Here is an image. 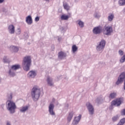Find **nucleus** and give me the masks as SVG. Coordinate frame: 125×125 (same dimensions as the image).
I'll return each mask as SVG.
<instances>
[{
  "label": "nucleus",
  "mask_w": 125,
  "mask_h": 125,
  "mask_svg": "<svg viewBox=\"0 0 125 125\" xmlns=\"http://www.w3.org/2000/svg\"><path fill=\"white\" fill-rule=\"evenodd\" d=\"M31 98L34 101H38L41 95V89L38 86H35L31 89L30 92Z\"/></svg>",
  "instance_id": "f257e3e1"
},
{
  "label": "nucleus",
  "mask_w": 125,
  "mask_h": 125,
  "mask_svg": "<svg viewBox=\"0 0 125 125\" xmlns=\"http://www.w3.org/2000/svg\"><path fill=\"white\" fill-rule=\"evenodd\" d=\"M31 63V59L30 56H27L23 58V63H22V66H23V70L26 72L30 70Z\"/></svg>",
  "instance_id": "f03ea898"
},
{
  "label": "nucleus",
  "mask_w": 125,
  "mask_h": 125,
  "mask_svg": "<svg viewBox=\"0 0 125 125\" xmlns=\"http://www.w3.org/2000/svg\"><path fill=\"white\" fill-rule=\"evenodd\" d=\"M6 108L9 112L11 114L15 113V110L17 109V106L15 103L11 100H7L6 102Z\"/></svg>",
  "instance_id": "7ed1b4c3"
},
{
  "label": "nucleus",
  "mask_w": 125,
  "mask_h": 125,
  "mask_svg": "<svg viewBox=\"0 0 125 125\" xmlns=\"http://www.w3.org/2000/svg\"><path fill=\"white\" fill-rule=\"evenodd\" d=\"M105 45L106 42L105 40H102L100 42L97 43V45H96V50L98 52H102L105 48Z\"/></svg>",
  "instance_id": "20e7f679"
},
{
  "label": "nucleus",
  "mask_w": 125,
  "mask_h": 125,
  "mask_svg": "<svg viewBox=\"0 0 125 125\" xmlns=\"http://www.w3.org/2000/svg\"><path fill=\"white\" fill-rule=\"evenodd\" d=\"M113 32V28L111 26L105 25L104 27V34L106 36H110Z\"/></svg>",
  "instance_id": "39448f33"
},
{
  "label": "nucleus",
  "mask_w": 125,
  "mask_h": 125,
  "mask_svg": "<svg viewBox=\"0 0 125 125\" xmlns=\"http://www.w3.org/2000/svg\"><path fill=\"white\" fill-rule=\"evenodd\" d=\"M124 102V99L123 98H120V99H116V101H112L111 105L119 106L121 105V104Z\"/></svg>",
  "instance_id": "423d86ee"
},
{
  "label": "nucleus",
  "mask_w": 125,
  "mask_h": 125,
  "mask_svg": "<svg viewBox=\"0 0 125 125\" xmlns=\"http://www.w3.org/2000/svg\"><path fill=\"white\" fill-rule=\"evenodd\" d=\"M86 108H87L88 111H89V115H93L94 112V108H93V106L91 104L90 102H87L86 104Z\"/></svg>",
  "instance_id": "0eeeda50"
},
{
  "label": "nucleus",
  "mask_w": 125,
  "mask_h": 125,
  "mask_svg": "<svg viewBox=\"0 0 125 125\" xmlns=\"http://www.w3.org/2000/svg\"><path fill=\"white\" fill-rule=\"evenodd\" d=\"M102 26H96L93 29V33L94 34V35H99L102 32Z\"/></svg>",
  "instance_id": "6e6552de"
},
{
  "label": "nucleus",
  "mask_w": 125,
  "mask_h": 125,
  "mask_svg": "<svg viewBox=\"0 0 125 125\" xmlns=\"http://www.w3.org/2000/svg\"><path fill=\"white\" fill-rule=\"evenodd\" d=\"M125 79V73H122L120 74V77H119L118 80L116 81V85H119L123 83L124 80Z\"/></svg>",
  "instance_id": "1a4fd4ad"
},
{
  "label": "nucleus",
  "mask_w": 125,
  "mask_h": 125,
  "mask_svg": "<svg viewBox=\"0 0 125 125\" xmlns=\"http://www.w3.org/2000/svg\"><path fill=\"white\" fill-rule=\"evenodd\" d=\"M54 105L53 104H50L48 106V112L50 115L55 116V112L54 111Z\"/></svg>",
  "instance_id": "9d476101"
},
{
  "label": "nucleus",
  "mask_w": 125,
  "mask_h": 125,
  "mask_svg": "<svg viewBox=\"0 0 125 125\" xmlns=\"http://www.w3.org/2000/svg\"><path fill=\"white\" fill-rule=\"evenodd\" d=\"M67 57V54L63 51H61L58 53V59L62 60L64 59Z\"/></svg>",
  "instance_id": "9b49d317"
},
{
  "label": "nucleus",
  "mask_w": 125,
  "mask_h": 125,
  "mask_svg": "<svg viewBox=\"0 0 125 125\" xmlns=\"http://www.w3.org/2000/svg\"><path fill=\"white\" fill-rule=\"evenodd\" d=\"M37 75V73L34 71H30L29 72L28 74H27V78L29 79H34L35 76Z\"/></svg>",
  "instance_id": "f8f14e48"
},
{
  "label": "nucleus",
  "mask_w": 125,
  "mask_h": 125,
  "mask_svg": "<svg viewBox=\"0 0 125 125\" xmlns=\"http://www.w3.org/2000/svg\"><path fill=\"white\" fill-rule=\"evenodd\" d=\"M81 119V115H80L77 117H76L74 118V119H73V121L72 122V124L73 125H77L78 123H79Z\"/></svg>",
  "instance_id": "ddd939ff"
},
{
  "label": "nucleus",
  "mask_w": 125,
  "mask_h": 125,
  "mask_svg": "<svg viewBox=\"0 0 125 125\" xmlns=\"http://www.w3.org/2000/svg\"><path fill=\"white\" fill-rule=\"evenodd\" d=\"M70 17H71V13H68V15H66L64 14L62 15V16H61V19L62 21H67L68 20V19Z\"/></svg>",
  "instance_id": "4468645a"
},
{
  "label": "nucleus",
  "mask_w": 125,
  "mask_h": 125,
  "mask_svg": "<svg viewBox=\"0 0 125 125\" xmlns=\"http://www.w3.org/2000/svg\"><path fill=\"white\" fill-rule=\"evenodd\" d=\"M8 30L9 34H15V26L13 25H9Z\"/></svg>",
  "instance_id": "2eb2a0df"
},
{
  "label": "nucleus",
  "mask_w": 125,
  "mask_h": 125,
  "mask_svg": "<svg viewBox=\"0 0 125 125\" xmlns=\"http://www.w3.org/2000/svg\"><path fill=\"white\" fill-rule=\"evenodd\" d=\"M21 68L20 64H14L12 65L11 67L9 69L10 70H14L16 71Z\"/></svg>",
  "instance_id": "dca6fc26"
},
{
  "label": "nucleus",
  "mask_w": 125,
  "mask_h": 125,
  "mask_svg": "<svg viewBox=\"0 0 125 125\" xmlns=\"http://www.w3.org/2000/svg\"><path fill=\"white\" fill-rule=\"evenodd\" d=\"M29 106L27 105L22 106L20 108V112L21 113H25L28 110Z\"/></svg>",
  "instance_id": "f3484780"
},
{
  "label": "nucleus",
  "mask_w": 125,
  "mask_h": 125,
  "mask_svg": "<svg viewBox=\"0 0 125 125\" xmlns=\"http://www.w3.org/2000/svg\"><path fill=\"white\" fill-rule=\"evenodd\" d=\"M74 112L71 111L70 112H69L68 114V116H67V123H70L71 122V120L73 118V116H74Z\"/></svg>",
  "instance_id": "a211bd4d"
},
{
  "label": "nucleus",
  "mask_w": 125,
  "mask_h": 125,
  "mask_svg": "<svg viewBox=\"0 0 125 125\" xmlns=\"http://www.w3.org/2000/svg\"><path fill=\"white\" fill-rule=\"evenodd\" d=\"M26 22H27V24L28 25H31V24L33 23V20L32 18H31V16H28L27 17H26Z\"/></svg>",
  "instance_id": "6ab92c4d"
},
{
  "label": "nucleus",
  "mask_w": 125,
  "mask_h": 125,
  "mask_svg": "<svg viewBox=\"0 0 125 125\" xmlns=\"http://www.w3.org/2000/svg\"><path fill=\"white\" fill-rule=\"evenodd\" d=\"M46 82L47 83V84H48L49 86H54V83H53V79L50 77H47V79H46Z\"/></svg>",
  "instance_id": "aec40b11"
},
{
  "label": "nucleus",
  "mask_w": 125,
  "mask_h": 125,
  "mask_svg": "<svg viewBox=\"0 0 125 125\" xmlns=\"http://www.w3.org/2000/svg\"><path fill=\"white\" fill-rule=\"evenodd\" d=\"M16 70H8V75L10 77H15L16 76Z\"/></svg>",
  "instance_id": "412c9836"
},
{
  "label": "nucleus",
  "mask_w": 125,
  "mask_h": 125,
  "mask_svg": "<svg viewBox=\"0 0 125 125\" xmlns=\"http://www.w3.org/2000/svg\"><path fill=\"white\" fill-rule=\"evenodd\" d=\"M10 49L11 50V51L14 53H17L18 52V50H19V48L18 47L14 46V45H11L10 47Z\"/></svg>",
  "instance_id": "4be33fe9"
},
{
  "label": "nucleus",
  "mask_w": 125,
  "mask_h": 125,
  "mask_svg": "<svg viewBox=\"0 0 125 125\" xmlns=\"http://www.w3.org/2000/svg\"><path fill=\"white\" fill-rule=\"evenodd\" d=\"M114 18V15L113 13H109L108 15L107 20L108 21L112 22Z\"/></svg>",
  "instance_id": "5701e85b"
},
{
  "label": "nucleus",
  "mask_w": 125,
  "mask_h": 125,
  "mask_svg": "<svg viewBox=\"0 0 125 125\" xmlns=\"http://www.w3.org/2000/svg\"><path fill=\"white\" fill-rule=\"evenodd\" d=\"M78 46H77V45L74 44L73 46H72V52H73V53H75L76 52L78 51Z\"/></svg>",
  "instance_id": "b1692460"
},
{
  "label": "nucleus",
  "mask_w": 125,
  "mask_h": 125,
  "mask_svg": "<svg viewBox=\"0 0 125 125\" xmlns=\"http://www.w3.org/2000/svg\"><path fill=\"white\" fill-rule=\"evenodd\" d=\"M120 117V116L119 115H115L112 118V121L113 122H116L119 120V118Z\"/></svg>",
  "instance_id": "393cba45"
},
{
  "label": "nucleus",
  "mask_w": 125,
  "mask_h": 125,
  "mask_svg": "<svg viewBox=\"0 0 125 125\" xmlns=\"http://www.w3.org/2000/svg\"><path fill=\"white\" fill-rule=\"evenodd\" d=\"M117 96V93L115 92H113L110 93L109 96V99H113Z\"/></svg>",
  "instance_id": "a878e982"
},
{
  "label": "nucleus",
  "mask_w": 125,
  "mask_h": 125,
  "mask_svg": "<svg viewBox=\"0 0 125 125\" xmlns=\"http://www.w3.org/2000/svg\"><path fill=\"white\" fill-rule=\"evenodd\" d=\"M63 6L64 9L66 11H68L69 10H70V6L68 5L67 3H63Z\"/></svg>",
  "instance_id": "bb28decb"
},
{
  "label": "nucleus",
  "mask_w": 125,
  "mask_h": 125,
  "mask_svg": "<svg viewBox=\"0 0 125 125\" xmlns=\"http://www.w3.org/2000/svg\"><path fill=\"white\" fill-rule=\"evenodd\" d=\"M118 4L120 6H124L125 5V0H119Z\"/></svg>",
  "instance_id": "cd10ccee"
},
{
  "label": "nucleus",
  "mask_w": 125,
  "mask_h": 125,
  "mask_svg": "<svg viewBox=\"0 0 125 125\" xmlns=\"http://www.w3.org/2000/svg\"><path fill=\"white\" fill-rule=\"evenodd\" d=\"M78 24L81 28H83L84 23L81 21H77Z\"/></svg>",
  "instance_id": "c85d7f7f"
},
{
  "label": "nucleus",
  "mask_w": 125,
  "mask_h": 125,
  "mask_svg": "<svg viewBox=\"0 0 125 125\" xmlns=\"http://www.w3.org/2000/svg\"><path fill=\"white\" fill-rule=\"evenodd\" d=\"M95 18L99 19L101 17V15L100 14L99 12H95L94 14L93 15Z\"/></svg>",
  "instance_id": "c756f323"
},
{
  "label": "nucleus",
  "mask_w": 125,
  "mask_h": 125,
  "mask_svg": "<svg viewBox=\"0 0 125 125\" xmlns=\"http://www.w3.org/2000/svg\"><path fill=\"white\" fill-rule=\"evenodd\" d=\"M3 61L4 63H8L10 62L9 59L6 56L3 57Z\"/></svg>",
  "instance_id": "7c9ffc66"
},
{
  "label": "nucleus",
  "mask_w": 125,
  "mask_h": 125,
  "mask_svg": "<svg viewBox=\"0 0 125 125\" xmlns=\"http://www.w3.org/2000/svg\"><path fill=\"white\" fill-rule=\"evenodd\" d=\"M120 62L121 63H123L124 62H125V54L123 56L121 59H120Z\"/></svg>",
  "instance_id": "2f4dec72"
},
{
  "label": "nucleus",
  "mask_w": 125,
  "mask_h": 125,
  "mask_svg": "<svg viewBox=\"0 0 125 125\" xmlns=\"http://www.w3.org/2000/svg\"><path fill=\"white\" fill-rule=\"evenodd\" d=\"M21 31L20 28H18V29H17V30H16V35H21Z\"/></svg>",
  "instance_id": "473e14b6"
},
{
  "label": "nucleus",
  "mask_w": 125,
  "mask_h": 125,
  "mask_svg": "<svg viewBox=\"0 0 125 125\" xmlns=\"http://www.w3.org/2000/svg\"><path fill=\"white\" fill-rule=\"evenodd\" d=\"M96 103L97 104H100L101 103V99L100 98H97V100H96Z\"/></svg>",
  "instance_id": "72a5a7b5"
},
{
  "label": "nucleus",
  "mask_w": 125,
  "mask_h": 125,
  "mask_svg": "<svg viewBox=\"0 0 125 125\" xmlns=\"http://www.w3.org/2000/svg\"><path fill=\"white\" fill-rule=\"evenodd\" d=\"M119 123H122V124L125 123V118H123V119L120 120V122H119Z\"/></svg>",
  "instance_id": "f704fd0d"
},
{
  "label": "nucleus",
  "mask_w": 125,
  "mask_h": 125,
  "mask_svg": "<svg viewBox=\"0 0 125 125\" xmlns=\"http://www.w3.org/2000/svg\"><path fill=\"white\" fill-rule=\"evenodd\" d=\"M119 55H120V56L124 55V51H123L121 50H119Z\"/></svg>",
  "instance_id": "c9c22d12"
},
{
  "label": "nucleus",
  "mask_w": 125,
  "mask_h": 125,
  "mask_svg": "<svg viewBox=\"0 0 125 125\" xmlns=\"http://www.w3.org/2000/svg\"><path fill=\"white\" fill-rule=\"evenodd\" d=\"M121 115L122 116H125V109H123L122 111H121Z\"/></svg>",
  "instance_id": "e433bc0d"
},
{
  "label": "nucleus",
  "mask_w": 125,
  "mask_h": 125,
  "mask_svg": "<svg viewBox=\"0 0 125 125\" xmlns=\"http://www.w3.org/2000/svg\"><path fill=\"white\" fill-rule=\"evenodd\" d=\"M40 20V18L39 17H37L35 18V21L36 22H38Z\"/></svg>",
  "instance_id": "4c0bfd02"
},
{
  "label": "nucleus",
  "mask_w": 125,
  "mask_h": 125,
  "mask_svg": "<svg viewBox=\"0 0 125 125\" xmlns=\"http://www.w3.org/2000/svg\"><path fill=\"white\" fill-rule=\"evenodd\" d=\"M6 125H11V122L7 121L6 122Z\"/></svg>",
  "instance_id": "58836bf2"
},
{
  "label": "nucleus",
  "mask_w": 125,
  "mask_h": 125,
  "mask_svg": "<svg viewBox=\"0 0 125 125\" xmlns=\"http://www.w3.org/2000/svg\"><path fill=\"white\" fill-rule=\"evenodd\" d=\"M61 39H61V37H58V42H61Z\"/></svg>",
  "instance_id": "ea45409f"
},
{
  "label": "nucleus",
  "mask_w": 125,
  "mask_h": 125,
  "mask_svg": "<svg viewBox=\"0 0 125 125\" xmlns=\"http://www.w3.org/2000/svg\"><path fill=\"white\" fill-rule=\"evenodd\" d=\"M124 89L125 90V80L124 81Z\"/></svg>",
  "instance_id": "a19ab883"
},
{
  "label": "nucleus",
  "mask_w": 125,
  "mask_h": 125,
  "mask_svg": "<svg viewBox=\"0 0 125 125\" xmlns=\"http://www.w3.org/2000/svg\"><path fill=\"white\" fill-rule=\"evenodd\" d=\"M124 123H119L118 124H117V125H124Z\"/></svg>",
  "instance_id": "79ce46f5"
},
{
  "label": "nucleus",
  "mask_w": 125,
  "mask_h": 125,
  "mask_svg": "<svg viewBox=\"0 0 125 125\" xmlns=\"http://www.w3.org/2000/svg\"><path fill=\"white\" fill-rule=\"evenodd\" d=\"M4 0H0V3H2Z\"/></svg>",
  "instance_id": "37998d69"
},
{
  "label": "nucleus",
  "mask_w": 125,
  "mask_h": 125,
  "mask_svg": "<svg viewBox=\"0 0 125 125\" xmlns=\"http://www.w3.org/2000/svg\"><path fill=\"white\" fill-rule=\"evenodd\" d=\"M65 107H66V108H68L69 107V104H67L65 105Z\"/></svg>",
  "instance_id": "c03bdc74"
},
{
  "label": "nucleus",
  "mask_w": 125,
  "mask_h": 125,
  "mask_svg": "<svg viewBox=\"0 0 125 125\" xmlns=\"http://www.w3.org/2000/svg\"><path fill=\"white\" fill-rule=\"evenodd\" d=\"M74 1L76 3H77V2H79L80 1V0H74Z\"/></svg>",
  "instance_id": "a18cd8bd"
},
{
  "label": "nucleus",
  "mask_w": 125,
  "mask_h": 125,
  "mask_svg": "<svg viewBox=\"0 0 125 125\" xmlns=\"http://www.w3.org/2000/svg\"><path fill=\"white\" fill-rule=\"evenodd\" d=\"M124 13H125V7H124V10H123Z\"/></svg>",
  "instance_id": "49530a36"
},
{
  "label": "nucleus",
  "mask_w": 125,
  "mask_h": 125,
  "mask_svg": "<svg viewBox=\"0 0 125 125\" xmlns=\"http://www.w3.org/2000/svg\"><path fill=\"white\" fill-rule=\"evenodd\" d=\"M1 83V78L0 77V83Z\"/></svg>",
  "instance_id": "de8ad7c7"
},
{
  "label": "nucleus",
  "mask_w": 125,
  "mask_h": 125,
  "mask_svg": "<svg viewBox=\"0 0 125 125\" xmlns=\"http://www.w3.org/2000/svg\"><path fill=\"white\" fill-rule=\"evenodd\" d=\"M45 1H46V2H49V0H45Z\"/></svg>",
  "instance_id": "09e8293b"
},
{
  "label": "nucleus",
  "mask_w": 125,
  "mask_h": 125,
  "mask_svg": "<svg viewBox=\"0 0 125 125\" xmlns=\"http://www.w3.org/2000/svg\"><path fill=\"white\" fill-rule=\"evenodd\" d=\"M10 97H11V99H12V94L10 95Z\"/></svg>",
  "instance_id": "8fccbe9b"
}]
</instances>
